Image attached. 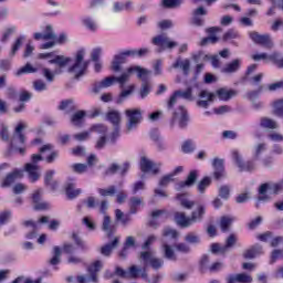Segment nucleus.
<instances>
[{
  "label": "nucleus",
  "instance_id": "nucleus-1",
  "mask_svg": "<svg viewBox=\"0 0 283 283\" xmlns=\"http://www.w3.org/2000/svg\"><path fill=\"white\" fill-rule=\"evenodd\" d=\"M132 74H137V78L143 81L139 96L142 98H147V96H149V92H151V86L147 83V77L151 74V71L138 65L126 69L120 76H107L102 81L93 82L91 85V92L92 94H101L102 90H107V87H112L115 83H118L119 87H125V83L132 78Z\"/></svg>",
  "mask_w": 283,
  "mask_h": 283
},
{
  "label": "nucleus",
  "instance_id": "nucleus-2",
  "mask_svg": "<svg viewBox=\"0 0 283 283\" xmlns=\"http://www.w3.org/2000/svg\"><path fill=\"white\" fill-rule=\"evenodd\" d=\"M283 189V181L279 182H265L259 187V197L256 198V207L262 202H271V196H277Z\"/></svg>",
  "mask_w": 283,
  "mask_h": 283
},
{
  "label": "nucleus",
  "instance_id": "nucleus-3",
  "mask_svg": "<svg viewBox=\"0 0 283 283\" xmlns=\"http://www.w3.org/2000/svg\"><path fill=\"white\" fill-rule=\"evenodd\" d=\"M126 116V134L136 132L138 126L143 123V109L140 108H128L125 111Z\"/></svg>",
  "mask_w": 283,
  "mask_h": 283
},
{
  "label": "nucleus",
  "instance_id": "nucleus-4",
  "mask_svg": "<svg viewBox=\"0 0 283 283\" xmlns=\"http://www.w3.org/2000/svg\"><path fill=\"white\" fill-rule=\"evenodd\" d=\"M85 49H81L76 52L74 64L69 67L70 74H74L75 78L85 76L90 62L85 61Z\"/></svg>",
  "mask_w": 283,
  "mask_h": 283
},
{
  "label": "nucleus",
  "instance_id": "nucleus-5",
  "mask_svg": "<svg viewBox=\"0 0 283 283\" xmlns=\"http://www.w3.org/2000/svg\"><path fill=\"white\" fill-rule=\"evenodd\" d=\"M179 98H182L188 103H192V101H196V97L193 96V87L189 86L185 91L182 90L175 91L167 102V105H166L167 112H174V107H176V103H178Z\"/></svg>",
  "mask_w": 283,
  "mask_h": 283
},
{
  "label": "nucleus",
  "instance_id": "nucleus-6",
  "mask_svg": "<svg viewBox=\"0 0 283 283\" xmlns=\"http://www.w3.org/2000/svg\"><path fill=\"white\" fill-rule=\"evenodd\" d=\"M115 275L117 277H123L124 280H137V277H147V270L145 268H140L138 265H132L127 270H123V268H115Z\"/></svg>",
  "mask_w": 283,
  "mask_h": 283
},
{
  "label": "nucleus",
  "instance_id": "nucleus-7",
  "mask_svg": "<svg viewBox=\"0 0 283 283\" xmlns=\"http://www.w3.org/2000/svg\"><path fill=\"white\" fill-rule=\"evenodd\" d=\"M43 160V156L39 155V154H33L31 156V163L25 164L24 166V171H27V174H29V178L31 180V182H36V180H39V178H41V175L39 174L40 171V167H39V163H41Z\"/></svg>",
  "mask_w": 283,
  "mask_h": 283
},
{
  "label": "nucleus",
  "instance_id": "nucleus-8",
  "mask_svg": "<svg viewBox=\"0 0 283 283\" xmlns=\"http://www.w3.org/2000/svg\"><path fill=\"white\" fill-rule=\"evenodd\" d=\"M139 260L143 261L144 266H150L155 271H158L165 266V260L154 255L151 251H143L139 254Z\"/></svg>",
  "mask_w": 283,
  "mask_h": 283
},
{
  "label": "nucleus",
  "instance_id": "nucleus-9",
  "mask_svg": "<svg viewBox=\"0 0 283 283\" xmlns=\"http://www.w3.org/2000/svg\"><path fill=\"white\" fill-rule=\"evenodd\" d=\"M231 156L234 165H237L240 171H255V168H256L255 161L253 160L244 161V159H242V154H240L235 149L231 151Z\"/></svg>",
  "mask_w": 283,
  "mask_h": 283
},
{
  "label": "nucleus",
  "instance_id": "nucleus-10",
  "mask_svg": "<svg viewBox=\"0 0 283 283\" xmlns=\"http://www.w3.org/2000/svg\"><path fill=\"white\" fill-rule=\"evenodd\" d=\"M171 112L174 120H177L179 129H187L189 126V114L185 106H179L178 111H168Z\"/></svg>",
  "mask_w": 283,
  "mask_h": 283
},
{
  "label": "nucleus",
  "instance_id": "nucleus-11",
  "mask_svg": "<svg viewBox=\"0 0 283 283\" xmlns=\"http://www.w3.org/2000/svg\"><path fill=\"white\" fill-rule=\"evenodd\" d=\"M91 132H94L99 136L95 145L96 149H103L105 145H107V126L103 124H96L91 127Z\"/></svg>",
  "mask_w": 283,
  "mask_h": 283
},
{
  "label": "nucleus",
  "instance_id": "nucleus-12",
  "mask_svg": "<svg viewBox=\"0 0 283 283\" xmlns=\"http://www.w3.org/2000/svg\"><path fill=\"white\" fill-rule=\"evenodd\" d=\"M127 56H132V52L129 50L115 54L112 61L111 70H113V72H120V65H125V63H127Z\"/></svg>",
  "mask_w": 283,
  "mask_h": 283
},
{
  "label": "nucleus",
  "instance_id": "nucleus-13",
  "mask_svg": "<svg viewBox=\"0 0 283 283\" xmlns=\"http://www.w3.org/2000/svg\"><path fill=\"white\" fill-rule=\"evenodd\" d=\"M160 167H163V164H156L147 157H142L140 159V169L143 174H149L150 171L156 176L157 174H159Z\"/></svg>",
  "mask_w": 283,
  "mask_h": 283
},
{
  "label": "nucleus",
  "instance_id": "nucleus-14",
  "mask_svg": "<svg viewBox=\"0 0 283 283\" xmlns=\"http://www.w3.org/2000/svg\"><path fill=\"white\" fill-rule=\"evenodd\" d=\"M153 44L163 48V50H174V48H178V42L171 41V39L165 34L153 38Z\"/></svg>",
  "mask_w": 283,
  "mask_h": 283
},
{
  "label": "nucleus",
  "instance_id": "nucleus-15",
  "mask_svg": "<svg viewBox=\"0 0 283 283\" xmlns=\"http://www.w3.org/2000/svg\"><path fill=\"white\" fill-rule=\"evenodd\" d=\"M250 39L253 43L258 45H263V48H273V42H271V35L269 34H260L255 31L249 33Z\"/></svg>",
  "mask_w": 283,
  "mask_h": 283
},
{
  "label": "nucleus",
  "instance_id": "nucleus-16",
  "mask_svg": "<svg viewBox=\"0 0 283 283\" xmlns=\"http://www.w3.org/2000/svg\"><path fill=\"white\" fill-rule=\"evenodd\" d=\"M21 178H23V170L15 169L7 174V176L2 179L0 187H2V189L11 187L14 185L15 180H21Z\"/></svg>",
  "mask_w": 283,
  "mask_h": 283
},
{
  "label": "nucleus",
  "instance_id": "nucleus-17",
  "mask_svg": "<svg viewBox=\"0 0 283 283\" xmlns=\"http://www.w3.org/2000/svg\"><path fill=\"white\" fill-rule=\"evenodd\" d=\"M264 92V85H260L256 91H250L245 94V98L252 103L254 109L262 108V102H260V94Z\"/></svg>",
  "mask_w": 283,
  "mask_h": 283
},
{
  "label": "nucleus",
  "instance_id": "nucleus-18",
  "mask_svg": "<svg viewBox=\"0 0 283 283\" xmlns=\"http://www.w3.org/2000/svg\"><path fill=\"white\" fill-rule=\"evenodd\" d=\"M23 129H28V125L23 123L18 124L11 137V145H17V143L25 145V135L23 134Z\"/></svg>",
  "mask_w": 283,
  "mask_h": 283
},
{
  "label": "nucleus",
  "instance_id": "nucleus-19",
  "mask_svg": "<svg viewBox=\"0 0 283 283\" xmlns=\"http://www.w3.org/2000/svg\"><path fill=\"white\" fill-rule=\"evenodd\" d=\"M198 182V170H191L185 181H180L176 186V191H182V189L193 187Z\"/></svg>",
  "mask_w": 283,
  "mask_h": 283
},
{
  "label": "nucleus",
  "instance_id": "nucleus-20",
  "mask_svg": "<svg viewBox=\"0 0 283 283\" xmlns=\"http://www.w3.org/2000/svg\"><path fill=\"white\" fill-rule=\"evenodd\" d=\"M199 101L197 102L198 107H202L207 109L213 101H216V93H211L209 91H201L199 93Z\"/></svg>",
  "mask_w": 283,
  "mask_h": 283
},
{
  "label": "nucleus",
  "instance_id": "nucleus-21",
  "mask_svg": "<svg viewBox=\"0 0 283 283\" xmlns=\"http://www.w3.org/2000/svg\"><path fill=\"white\" fill-rule=\"evenodd\" d=\"M208 11L205 9V7H198L192 12V23L193 25H197L198 28H202L205 25V18L207 17Z\"/></svg>",
  "mask_w": 283,
  "mask_h": 283
},
{
  "label": "nucleus",
  "instance_id": "nucleus-22",
  "mask_svg": "<svg viewBox=\"0 0 283 283\" xmlns=\"http://www.w3.org/2000/svg\"><path fill=\"white\" fill-rule=\"evenodd\" d=\"M213 177L216 180H220L227 176L224 172V159L214 158L212 161Z\"/></svg>",
  "mask_w": 283,
  "mask_h": 283
},
{
  "label": "nucleus",
  "instance_id": "nucleus-23",
  "mask_svg": "<svg viewBox=\"0 0 283 283\" xmlns=\"http://www.w3.org/2000/svg\"><path fill=\"white\" fill-rule=\"evenodd\" d=\"M171 67L174 70H181L184 76H189V72L191 70V61H189V59L182 60L181 57H178Z\"/></svg>",
  "mask_w": 283,
  "mask_h": 283
},
{
  "label": "nucleus",
  "instance_id": "nucleus-24",
  "mask_svg": "<svg viewBox=\"0 0 283 283\" xmlns=\"http://www.w3.org/2000/svg\"><path fill=\"white\" fill-rule=\"evenodd\" d=\"M33 39L35 41H52L53 39H56V33H54V29L52 28L51 24H48L45 27V32H36L33 34Z\"/></svg>",
  "mask_w": 283,
  "mask_h": 283
},
{
  "label": "nucleus",
  "instance_id": "nucleus-25",
  "mask_svg": "<svg viewBox=\"0 0 283 283\" xmlns=\"http://www.w3.org/2000/svg\"><path fill=\"white\" fill-rule=\"evenodd\" d=\"M227 283H252L253 277L247 273L230 274L227 276Z\"/></svg>",
  "mask_w": 283,
  "mask_h": 283
},
{
  "label": "nucleus",
  "instance_id": "nucleus-26",
  "mask_svg": "<svg viewBox=\"0 0 283 283\" xmlns=\"http://www.w3.org/2000/svg\"><path fill=\"white\" fill-rule=\"evenodd\" d=\"M216 96H218L219 101H231V98H234V96H238V91L235 90H229V88H219L216 91Z\"/></svg>",
  "mask_w": 283,
  "mask_h": 283
},
{
  "label": "nucleus",
  "instance_id": "nucleus-27",
  "mask_svg": "<svg viewBox=\"0 0 283 283\" xmlns=\"http://www.w3.org/2000/svg\"><path fill=\"white\" fill-rule=\"evenodd\" d=\"M175 222L181 227V229H189L191 227V217H187L185 212L175 213Z\"/></svg>",
  "mask_w": 283,
  "mask_h": 283
},
{
  "label": "nucleus",
  "instance_id": "nucleus-28",
  "mask_svg": "<svg viewBox=\"0 0 283 283\" xmlns=\"http://www.w3.org/2000/svg\"><path fill=\"white\" fill-rule=\"evenodd\" d=\"M240 65H242V60L235 59L232 62L224 65L221 70L223 74H235L240 70Z\"/></svg>",
  "mask_w": 283,
  "mask_h": 283
},
{
  "label": "nucleus",
  "instance_id": "nucleus-29",
  "mask_svg": "<svg viewBox=\"0 0 283 283\" xmlns=\"http://www.w3.org/2000/svg\"><path fill=\"white\" fill-rule=\"evenodd\" d=\"M220 28L211 27L207 30L208 34H210L208 38H203L201 40L200 45H209V43H218V36H216V32H219Z\"/></svg>",
  "mask_w": 283,
  "mask_h": 283
},
{
  "label": "nucleus",
  "instance_id": "nucleus-30",
  "mask_svg": "<svg viewBox=\"0 0 283 283\" xmlns=\"http://www.w3.org/2000/svg\"><path fill=\"white\" fill-rule=\"evenodd\" d=\"M76 184L74 182H67L65 185V193L69 198V200H74V198H78L83 191L81 189H75Z\"/></svg>",
  "mask_w": 283,
  "mask_h": 283
},
{
  "label": "nucleus",
  "instance_id": "nucleus-31",
  "mask_svg": "<svg viewBox=\"0 0 283 283\" xmlns=\"http://www.w3.org/2000/svg\"><path fill=\"white\" fill-rule=\"evenodd\" d=\"M258 255H262V245L260 244H255L243 252L245 260H253V258H258Z\"/></svg>",
  "mask_w": 283,
  "mask_h": 283
},
{
  "label": "nucleus",
  "instance_id": "nucleus-32",
  "mask_svg": "<svg viewBox=\"0 0 283 283\" xmlns=\"http://www.w3.org/2000/svg\"><path fill=\"white\" fill-rule=\"evenodd\" d=\"M119 239L116 237L111 243H107L101 248L102 255H104V258H109V255H112V251H114V249H117Z\"/></svg>",
  "mask_w": 283,
  "mask_h": 283
},
{
  "label": "nucleus",
  "instance_id": "nucleus-33",
  "mask_svg": "<svg viewBox=\"0 0 283 283\" xmlns=\"http://www.w3.org/2000/svg\"><path fill=\"white\" fill-rule=\"evenodd\" d=\"M177 200H179L180 206L184 209L191 210V209H193V207H196V202L193 200L189 199V195H187V193L177 195Z\"/></svg>",
  "mask_w": 283,
  "mask_h": 283
},
{
  "label": "nucleus",
  "instance_id": "nucleus-34",
  "mask_svg": "<svg viewBox=\"0 0 283 283\" xmlns=\"http://www.w3.org/2000/svg\"><path fill=\"white\" fill-rule=\"evenodd\" d=\"M25 43V35H19L14 42L11 45V50L9 52V56L13 59V56H17V52L21 50V46Z\"/></svg>",
  "mask_w": 283,
  "mask_h": 283
},
{
  "label": "nucleus",
  "instance_id": "nucleus-35",
  "mask_svg": "<svg viewBox=\"0 0 283 283\" xmlns=\"http://www.w3.org/2000/svg\"><path fill=\"white\" fill-rule=\"evenodd\" d=\"M206 212L207 210L205 209V206H199L197 210L192 211L190 217L191 224H196V222L203 220Z\"/></svg>",
  "mask_w": 283,
  "mask_h": 283
},
{
  "label": "nucleus",
  "instance_id": "nucleus-36",
  "mask_svg": "<svg viewBox=\"0 0 283 283\" xmlns=\"http://www.w3.org/2000/svg\"><path fill=\"white\" fill-rule=\"evenodd\" d=\"M235 222V217L231 216H223L220 219V229L223 233H227L229 229H231V226Z\"/></svg>",
  "mask_w": 283,
  "mask_h": 283
},
{
  "label": "nucleus",
  "instance_id": "nucleus-37",
  "mask_svg": "<svg viewBox=\"0 0 283 283\" xmlns=\"http://www.w3.org/2000/svg\"><path fill=\"white\" fill-rule=\"evenodd\" d=\"M140 205H145V202H143V199H140L139 197H132L128 203L129 214L136 216V213H138V207H140Z\"/></svg>",
  "mask_w": 283,
  "mask_h": 283
},
{
  "label": "nucleus",
  "instance_id": "nucleus-38",
  "mask_svg": "<svg viewBox=\"0 0 283 283\" xmlns=\"http://www.w3.org/2000/svg\"><path fill=\"white\" fill-rule=\"evenodd\" d=\"M32 200L35 211H42L43 209H48V203L41 202V190H38L33 193Z\"/></svg>",
  "mask_w": 283,
  "mask_h": 283
},
{
  "label": "nucleus",
  "instance_id": "nucleus-39",
  "mask_svg": "<svg viewBox=\"0 0 283 283\" xmlns=\"http://www.w3.org/2000/svg\"><path fill=\"white\" fill-rule=\"evenodd\" d=\"M82 24L88 32H96V30H98V23L91 17L83 18Z\"/></svg>",
  "mask_w": 283,
  "mask_h": 283
},
{
  "label": "nucleus",
  "instance_id": "nucleus-40",
  "mask_svg": "<svg viewBox=\"0 0 283 283\" xmlns=\"http://www.w3.org/2000/svg\"><path fill=\"white\" fill-rule=\"evenodd\" d=\"M72 61L70 57H65L64 55H56L54 59L50 60L49 63L51 65H57V67L63 69Z\"/></svg>",
  "mask_w": 283,
  "mask_h": 283
},
{
  "label": "nucleus",
  "instance_id": "nucleus-41",
  "mask_svg": "<svg viewBox=\"0 0 283 283\" xmlns=\"http://www.w3.org/2000/svg\"><path fill=\"white\" fill-rule=\"evenodd\" d=\"M85 116H87V113L85 111H77L71 116L72 125H75V127H81V124L83 123V120H85Z\"/></svg>",
  "mask_w": 283,
  "mask_h": 283
},
{
  "label": "nucleus",
  "instance_id": "nucleus-42",
  "mask_svg": "<svg viewBox=\"0 0 283 283\" xmlns=\"http://www.w3.org/2000/svg\"><path fill=\"white\" fill-rule=\"evenodd\" d=\"M102 231L106 232V235H112L114 233V226L112 224V218L107 214L104 216L102 222Z\"/></svg>",
  "mask_w": 283,
  "mask_h": 283
},
{
  "label": "nucleus",
  "instance_id": "nucleus-43",
  "mask_svg": "<svg viewBox=\"0 0 283 283\" xmlns=\"http://www.w3.org/2000/svg\"><path fill=\"white\" fill-rule=\"evenodd\" d=\"M163 251L164 258H166V260H170L171 262H176L178 260V256L176 255V252L174 251V248H171V245L165 243L163 245Z\"/></svg>",
  "mask_w": 283,
  "mask_h": 283
},
{
  "label": "nucleus",
  "instance_id": "nucleus-44",
  "mask_svg": "<svg viewBox=\"0 0 283 283\" xmlns=\"http://www.w3.org/2000/svg\"><path fill=\"white\" fill-rule=\"evenodd\" d=\"M134 94V85L128 86V90H124L119 93V96L117 97V105H123L127 98H129Z\"/></svg>",
  "mask_w": 283,
  "mask_h": 283
},
{
  "label": "nucleus",
  "instance_id": "nucleus-45",
  "mask_svg": "<svg viewBox=\"0 0 283 283\" xmlns=\"http://www.w3.org/2000/svg\"><path fill=\"white\" fill-rule=\"evenodd\" d=\"M106 118L112 123L113 127L120 126V113L118 111L108 112Z\"/></svg>",
  "mask_w": 283,
  "mask_h": 283
},
{
  "label": "nucleus",
  "instance_id": "nucleus-46",
  "mask_svg": "<svg viewBox=\"0 0 283 283\" xmlns=\"http://www.w3.org/2000/svg\"><path fill=\"white\" fill-rule=\"evenodd\" d=\"M62 72L63 71H61V70H55L54 72H52L48 67L42 69V75L44 76V78L46 80L48 83H54V78H55L56 74H61Z\"/></svg>",
  "mask_w": 283,
  "mask_h": 283
},
{
  "label": "nucleus",
  "instance_id": "nucleus-47",
  "mask_svg": "<svg viewBox=\"0 0 283 283\" xmlns=\"http://www.w3.org/2000/svg\"><path fill=\"white\" fill-rule=\"evenodd\" d=\"M261 127H263V129H277L280 125H277V122L269 117H263L261 119Z\"/></svg>",
  "mask_w": 283,
  "mask_h": 283
},
{
  "label": "nucleus",
  "instance_id": "nucleus-48",
  "mask_svg": "<svg viewBox=\"0 0 283 283\" xmlns=\"http://www.w3.org/2000/svg\"><path fill=\"white\" fill-rule=\"evenodd\" d=\"M77 282L78 283H97L98 282V276L96 275V273H91L90 275L85 276V275H78L77 276Z\"/></svg>",
  "mask_w": 283,
  "mask_h": 283
},
{
  "label": "nucleus",
  "instance_id": "nucleus-49",
  "mask_svg": "<svg viewBox=\"0 0 283 283\" xmlns=\"http://www.w3.org/2000/svg\"><path fill=\"white\" fill-rule=\"evenodd\" d=\"M36 73V69L32 66V64L27 63L20 70L17 71L15 76H22V74H34Z\"/></svg>",
  "mask_w": 283,
  "mask_h": 283
},
{
  "label": "nucleus",
  "instance_id": "nucleus-50",
  "mask_svg": "<svg viewBox=\"0 0 283 283\" xmlns=\"http://www.w3.org/2000/svg\"><path fill=\"white\" fill-rule=\"evenodd\" d=\"M41 282H43V276H40L35 281H33L31 277L20 275L15 280H13L11 283H41Z\"/></svg>",
  "mask_w": 283,
  "mask_h": 283
},
{
  "label": "nucleus",
  "instance_id": "nucleus-51",
  "mask_svg": "<svg viewBox=\"0 0 283 283\" xmlns=\"http://www.w3.org/2000/svg\"><path fill=\"white\" fill-rule=\"evenodd\" d=\"M211 186V177H205L202 180L199 181L197 189L199 193H205L207 188Z\"/></svg>",
  "mask_w": 283,
  "mask_h": 283
},
{
  "label": "nucleus",
  "instance_id": "nucleus-52",
  "mask_svg": "<svg viewBox=\"0 0 283 283\" xmlns=\"http://www.w3.org/2000/svg\"><path fill=\"white\" fill-rule=\"evenodd\" d=\"M10 220H12V211L3 210L0 212V227H3V224H8Z\"/></svg>",
  "mask_w": 283,
  "mask_h": 283
},
{
  "label": "nucleus",
  "instance_id": "nucleus-53",
  "mask_svg": "<svg viewBox=\"0 0 283 283\" xmlns=\"http://www.w3.org/2000/svg\"><path fill=\"white\" fill-rule=\"evenodd\" d=\"M185 241L188 242V244H200V235L196 232H190L185 235Z\"/></svg>",
  "mask_w": 283,
  "mask_h": 283
},
{
  "label": "nucleus",
  "instance_id": "nucleus-54",
  "mask_svg": "<svg viewBox=\"0 0 283 283\" xmlns=\"http://www.w3.org/2000/svg\"><path fill=\"white\" fill-rule=\"evenodd\" d=\"M52 266H56L61 262V248H53V258L49 261Z\"/></svg>",
  "mask_w": 283,
  "mask_h": 283
},
{
  "label": "nucleus",
  "instance_id": "nucleus-55",
  "mask_svg": "<svg viewBox=\"0 0 283 283\" xmlns=\"http://www.w3.org/2000/svg\"><path fill=\"white\" fill-rule=\"evenodd\" d=\"M181 151H184V154H193V151H196V144L191 140H186L181 146Z\"/></svg>",
  "mask_w": 283,
  "mask_h": 283
},
{
  "label": "nucleus",
  "instance_id": "nucleus-56",
  "mask_svg": "<svg viewBox=\"0 0 283 283\" xmlns=\"http://www.w3.org/2000/svg\"><path fill=\"white\" fill-rule=\"evenodd\" d=\"M33 90L35 92H48V84L43 80H36L33 82Z\"/></svg>",
  "mask_w": 283,
  "mask_h": 283
},
{
  "label": "nucleus",
  "instance_id": "nucleus-57",
  "mask_svg": "<svg viewBox=\"0 0 283 283\" xmlns=\"http://www.w3.org/2000/svg\"><path fill=\"white\" fill-rule=\"evenodd\" d=\"M202 59H205L202 53L195 54L192 56V61H195V63H197V66H196L197 74H200V72H202V69L205 67V64L200 63V60H202Z\"/></svg>",
  "mask_w": 283,
  "mask_h": 283
},
{
  "label": "nucleus",
  "instance_id": "nucleus-58",
  "mask_svg": "<svg viewBox=\"0 0 283 283\" xmlns=\"http://www.w3.org/2000/svg\"><path fill=\"white\" fill-rule=\"evenodd\" d=\"M14 32H17V27L12 25V27L7 28L2 34L1 42L2 43L8 42V39H10V36H12V34H14Z\"/></svg>",
  "mask_w": 283,
  "mask_h": 283
},
{
  "label": "nucleus",
  "instance_id": "nucleus-59",
  "mask_svg": "<svg viewBox=\"0 0 283 283\" xmlns=\"http://www.w3.org/2000/svg\"><path fill=\"white\" fill-rule=\"evenodd\" d=\"M171 182H174V175H165L160 178L159 180V187H169V185H171Z\"/></svg>",
  "mask_w": 283,
  "mask_h": 283
},
{
  "label": "nucleus",
  "instance_id": "nucleus-60",
  "mask_svg": "<svg viewBox=\"0 0 283 283\" xmlns=\"http://www.w3.org/2000/svg\"><path fill=\"white\" fill-rule=\"evenodd\" d=\"M269 60L273 61L274 64L277 65V67L283 69V57H282V54H280V53H272L271 55H269Z\"/></svg>",
  "mask_w": 283,
  "mask_h": 283
},
{
  "label": "nucleus",
  "instance_id": "nucleus-61",
  "mask_svg": "<svg viewBox=\"0 0 283 283\" xmlns=\"http://www.w3.org/2000/svg\"><path fill=\"white\" fill-rule=\"evenodd\" d=\"M71 169L74 174H86L87 165L86 164H73Z\"/></svg>",
  "mask_w": 283,
  "mask_h": 283
},
{
  "label": "nucleus",
  "instance_id": "nucleus-62",
  "mask_svg": "<svg viewBox=\"0 0 283 283\" xmlns=\"http://www.w3.org/2000/svg\"><path fill=\"white\" fill-rule=\"evenodd\" d=\"M99 196L106 198V196H115L116 195V186H111L106 189L99 188L98 189Z\"/></svg>",
  "mask_w": 283,
  "mask_h": 283
},
{
  "label": "nucleus",
  "instance_id": "nucleus-63",
  "mask_svg": "<svg viewBox=\"0 0 283 283\" xmlns=\"http://www.w3.org/2000/svg\"><path fill=\"white\" fill-rule=\"evenodd\" d=\"M283 259V250H274L271 254L270 264H275L277 260Z\"/></svg>",
  "mask_w": 283,
  "mask_h": 283
},
{
  "label": "nucleus",
  "instance_id": "nucleus-64",
  "mask_svg": "<svg viewBox=\"0 0 283 283\" xmlns=\"http://www.w3.org/2000/svg\"><path fill=\"white\" fill-rule=\"evenodd\" d=\"M274 114L276 116H283V99L274 102Z\"/></svg>",
  "mask_w": 283,
  "mask_h": 283
}]
</instances>
